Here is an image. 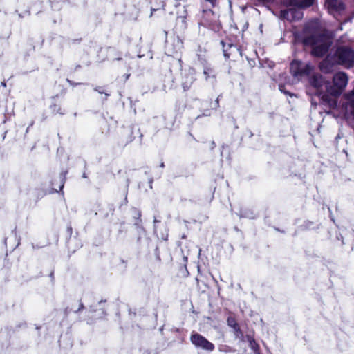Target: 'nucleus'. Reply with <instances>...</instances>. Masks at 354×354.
<instances>
[{
    "instance_id": "f257e3e1",
    "label": "nucleus",
    "mask_w": 354,
    "mask_h": 354,
    "mask_svg": "<svg viewBox=\"0 0 354 354\" xmlns=\"http://www.w3.org/2000/svg\"><path fill=\"white\" fill-rule=\"evenodd\" d=\"M303 44L313 47L312 54L316 57L324 56L332 44L331 39L323 31L317 21H310L303 29Z\"/></svg>"
},
{
    "instance_id": "f03ea898",
    "label": "nucleus",
    "mask_w": 354,
    "mask_h": 354,
    "mask_svg": "<svg viewBox=\"0 0 354 354\" xmlns=\"http://www.w3.org/2000/svg\"><path fill=\"white\" fill-rule=\"evenodd\" d=\"M333 86L330 84L326 85V91L329 96H337L341 94L348 84V77L345 73L339 72L336 73L333 79Z\"/></svg>"
},
{
    "instance_id": "7ed1b4c3",
    "label": "nucleus",
    "mask_w": 354,
    "mask_h": 354,
    "mask_svg": "<svg viewBox=\"0 0 354 354\" xmlns=\"http://www.w3.org/2000/svg\"><path fill=\"white\" fill-rule=\"evenodd\" d=\"M310 84L316 89V95H317L324 102L328 103L330 106L334 104V101L331 100L328 93H324L322 88L326 89V85L329 84L326 82L323 77L319 74L313 75L309 80Z\"/></svg>"
},
{
    "instance_id": "20e7f679",
    "label": "nucleus",
    "mask_w": 354,
    "mask_h": 354,
    "mask_svg": "<svg viewBox=\"0 0 354 354\" xmlns=\"http://www.w3.org/2000/svg\"><path fill=\"white\" fill-rule=\"evenodd\" d=\"M337 62L346 68H350L354 64V51L346 46L337 48L335 52Z\"/></svg>"
},
{
    "instance_id": "39448f33",
    "label": "nucleus",
    "mask_w": 354,
    "mask_h": 354,
    "mask_svg": "<svg viewBox=\"0 0 354 354\" xmlns=\"http://www.w3.org/2000/svg\"><path fill=\"white\" fill-rule=\"evenodd\" d=\"M313 68L310 64H304L300 61L294 60L290 66L292 76L299 80L303 76L310 74Z\"/></svg>"
},
{
    "instance_id": "423d86ee",
    "label": "nucleus",
    "mask_w": 354,
    "mask_h": 354,
    "mask_svg": "<svg viewBox=\"0 0 354 354\" xmlns=\"http://www.w3.org/2000/svg\"><path fill=\"white\" fill-rule=\"evenodd\" d=\"M190 341L196 348L207 351H212L215 348L212 343L198 333L192 334L190 337Z\"/></svg>"
},
{
    "instance_id": "0eeeda50",
    "label": "nucleus",
    "mask_w": 354,
    "mask_h": 354,
    "mask_svg": "<svg viewBox=\"0 0 354 354\" xmlns=\"http://www.w3.org/2000/svg\"><path fill=\"white\" fill-rule=\"evenodd\" d=\"M325 6L328 12L335 17L342 15L344 11L345 6L342 0H326Z\"/></svg>"
},
{
    "instance_id": "6e6552de",
    "label": "nucleus",
    "mask_w": 354,
    "mask_h": 354,
    "mask_svg": "<svg viewBox=\"0 0 354 354\" xmlns=\"http://www.w3.org/2000/svg\"><path fill=\"white\" fill-rule=\"evenodd\" d=\"M281 17L288 21H298L303 17V12L297 7L290 8L281 11Z\"/></svg>"
},
{
    "instance_id": "1a4fd4ad",
    "label": "nucleus",
    "mask_w": 354,
    "mask_h": 354,
    "mask_svg": "<svg viewBox=\"0 0 354 354\" xmlns=\"http://www.w3.org/2000/svg\"><path fill=\"white\" fill-rule=\"evenodd\" d=\"M344 98L343 107L345 109V114L354 116V93L349 92L345 95Z\"/></svg>"
},
{
    "instance_id": "9d476101",
    "label": "nucleus",
    "mask_w": 354,
    "mask_h": 354,
    "mask_svg": "<svg viewBox=\"0 0 354 354\" xmlns=\"http://www.w3.org/2000/svg\"><path fill=\"white\" fill-rule=\"evenodd\" d=\"M315 0H289L290 6L300 9L307 8L311 6Z\"/></svg>"
},
{
    "instance_id": "9b49d317",
    "label": "nucleus",
    "mask_w": 354,
    "mask_h": 354,
    "mask_svg": "<svg viewBox=\"0 0 354 354\" xmlns=\"http://www.w3.org/2000/svg\"><path fill=\"white\" fill-rule=\"evenodd\" d=\"M193 75L187 76L186 80L182 83V86L184 91H187L191 88L192 84L194 81Z\"/></svg>"
},
{
    "instance_id": "f8f14e48",
    "label": "nucleus",
    "mask_w": 354,
    "mask_h": 354,
    "mask_svg": "<svg viewBox=\"0 0 354 354\" xmlns=\"http://www.w3.org/2000/svg\"><path fill=\"white\" fill-rule=\"evenodd\" d=\"M203 75H205L206 80H208L211 78L214 79L215 77V72L210 67H205L204 68Z\"/></svg>"
},
{
    "instance_id": "ddd939ff",
    "label": "nucleus",
    "mask_w": 354,
    "mask_h": 354,
    "mask_svg": "<svg viewBox=\"0 0 354 354\" xmlns=\"http://www.w3.org/2000/svg\"><path fill=\"white\" fill-rule=\"evenodd\" d=\"M177 24L180 27L181 29H186L187 27L186 17L185 16L178 17Z\"/></svg>"
},
{
    "instance_id": "4468645a",
    "label": "nucleus",
    "mask_w": 354,
    "mask_h": 354,
    "mask_svg": "<svg viewBox=\"0 0 354 354\" xmlns=\"http://www.w3.org/2000/svg\"><path fill=\"white\" fill-rule=\"evenodd\" d=\"M227 324L228 325L234 328L235 330H237L238 329V324L236 322L235 319H232V318H228L227 319Z\"/></svg>"
},
{
    "instance_id": "2eb2a0df",
    "label": "nucleus",
    "mask_w": 354,
    "mask_h": 354,
    "mask_svg": "<svg viewBox=\"0 0 354 354\" xmlns=\"http://www.w3.org/2000/svg\"><path fill=\"white\" fill-rule=\"evenodd\" d=\"M252 213H250L248 212H245L244 213H241L240 217H245L249 218H254V217L252 216Z\"/></svg>"
},
{
    "instance_id": "dca6fc26",
    "label": "nucleus",
    "mask_w": 354,
    "mask_h": 354,
    "mask_svg": "<svg viewBox=\"0 0 354 354\" xmlns=\"http://www.w3.org/2000/svg\"><path fill=\"white\" fill-rule=\"evenodd\" d=\"M66 174V172H65L64 174H62V175L63 176L62 177V184H61V185H60V187H59V189H60V190H62V188L64 187V179H65Z\"/></svg>"
},
{
    "instance_id": "f3484780",
    "label": "nucleus",
    "mask_w": 354,
    "mask_h": 354,
    "mask_svg": "<svg viewBox=\"0 0 354 354\" xmlns=\"http://www.w3.org/2000/svg\"><path fill=\"white\" fill-rule=\"evenodd\" d=\"M67 81L68 82V83L70 84V85L73 86H77L78 84L77 83H75L69 80H67Z\"/></svg>"
},
{
    "instance_id": "a211bd4d",
    "label": "nucleus",
    "mask_w": 354,
    "mask_h": 354,
    "mask_svg": "<svg viewBox=\"0 0 354 354\" xmlns=\"http://www.w3.org/2000/svg\"><path fill=\"white\" fill-rule=\"evenodd\" d=\"M279 90H280L281 92H284L286 94H289V93L286 92V91H283V86H282V85H279Z\"/></svg>"
},
{
    "instance_id": "6ab92c4d",
    "label": "nucleus",
    "mask_w": 354,
    "mask_h": 354,
    "mask_svg": "<svg viewBox=\"0 0 354 354\" xmlns=\"http://www.w3.org/2000/svg\"><path fill=\"white\" fill-rule=\"evenodd\" d=\"M223 53H224V56L226 57H229V55L226 53V50L224 49L223 50Z\"/></svg>"
},
{
    "instance_id": "aec40b11",
    "label": "nucleus",
    "mask_w": 354,
    "mask_h": 354,
    "mask_svg": "<svg viewBox=\"0 0 354 354\" xmlns=\"http://www.w3.org/2000/svg\"><path fill=\"white\" fill-rule=\"evenodd\" d=\"M206 1L210 2L212 5H214V3L216 2V0H206Z\"/></svg>"
},
{
    "instance_id": "412c9836",
    "label": "nucleus",
    "mask_w": 354,
    "mask_h": 354,
    "mask_svg": "<svg viewBox=\"0 0 354 354\" xmlns=\"http://www.w3.org/2000/svg\"><path fill=\"white\" fill-rule=\"evenodd\" d=\"M259 1L262 2V3H268L269 2L270 0H259Z\"/></svg>"
},
{
    "instance_id": "4be33fe9",
    "label": "nucleus",
    "mask_w": 354,
    "mask_h": 354,
    "mask_svg": "<svg viewBox=\"0 0 354 354\" xmlns=\"http://www.w3.org/2000/svg\"><path fill=\"white\" fill-rule=\"evenodd\" d=\"M83 308H84L83 304H80V308H78V311L80 310L81 309H82Z\"/></svg>"
},
{
    "instance_id": "5701e85b",
    "label": "nucleus",
    "mask_w": 354,
    "mask_h": 354,
    "mask_svg": "<svg viewBox=\"0 0 354 354\" xmlns=\"http://www.w3.org/2000/svg\"><path fill=\"white\" fill-rule=\"evenodd\" d=\"M1 86H3V87H6V83L5 82H1Z\"/></svg>"
},
{
    "instance_id": "b1692460",
    "label": "nucleus",
    "mask_w": 354,
    "mask_h": 354,
    "mask_svg": "<svg viewBox=\"0 0 354 354\" xmlns=\"http://www.w3.org/2000/svg\"><path fill=\"white\" fill-rule=\"evenodd\" d=\"M95 90L96 91L99 92L100 93H103V91H101L100 89L95 88Z\"/></svg>"
},
{
    "instance_id": "393cba45",
    "label": "nucleus",
    "mask_w": 354,
    "mask_h": 354,
    "mask_svg": "<svg viewBox=\"0 0 354 354\" xmlns=\"http://www.w3.org/2000/svg\"><path fill=\"white\" fill-rule=\"evenodd\" d=\"M160 167H165L164 162H161V164H160Z\"/></svg>"
},
{
    "instance_id": "a878e982",
    "label": "nucleus",
    "mask_w": 354,
    "mask_h": 354,
    "mask_svg": "<svg viewBox=\"0 0 354 354\" xmlns=\"http://www.w3.org/2000/svg\"><path fill=\"white\" fill-rule=\"evenodd\" d=\"M216 105L218 106V98L216 99Z\"/></svg>"
},
{
    "instance_id": "bb28decb",
    "label": "nucleus",
    "mask_w": 354,
    "mask_h": 354,
    "mask_svg": "<svg viewBox=\"0 0 354 354\" xmlns=\"http://www.w3.org/2000/svg\"><path fill=\"white\" fill-rule=\"evenodd\" d=\"M59 110H60V109H59ZM58 112H59L60 114H62V113H63L62 112H60L59 111H58Z\"/></svg>"
},
{
    "instance_id": "cd10ccee",
    "label": "nucleus",
    "mask_w": 354,
    "mask_h": 354,
    "mask_svg": "<svg viewBox=\"0 0 354 354\" xmlns=\"http://www.w3.org/2000/svg\"><path fill=\"white\" fill-rule=\"evenodd\" d=\"M83 177H84V178H86V176L85 174H83Z\"/></svg>"
},
{
    "instance_id": "c85d7f7f",
    "label": "nucleus",
    "mask_w": 354,
    "mask_h": 354,
    "mask_svg": "<svg viewBox=\"0 0 354 354\" xmlns=\"http://www.w3.org/2000/svg\"><path fill=\"white\" fill-rule=\"evenodd\" d=\"M256 354H259V353H258V352H256Z\"/></svg>"
}]
</instances>
